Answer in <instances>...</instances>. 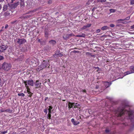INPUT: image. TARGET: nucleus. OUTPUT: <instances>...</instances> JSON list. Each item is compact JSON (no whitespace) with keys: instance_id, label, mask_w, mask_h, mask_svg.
<instances>
[{"instance_id":"ddd939ff","label":"nucleus","mask_w":134,"mask_h":134,"mask_svg":"<svg viewBox=\"0 0 134 134\" xmlns=\"http://www.w3.org/2000/svg\"><path fill=\"white\" fill-rule=\"evenodd\" d=\"M69 37V35L68 34H64L63 36V38L64 40H67Z\"/></svg>"},{"instance_id":"49530a36","label":"nucleus","mask_w":134,"mask_h":134,"mask_svg":"<svg viewBox=\"0 0 134 134\" xmlns=\"http://www.w3.org/2000/svg\"><path fill=\"white\" fill-rule=\"evenodd\" d=\"M30 15H26L24 17H30Z\"/></svg>"},{"instance_id":"cd10ccee","label":"nucleus","mask_w":134,"mask_h":134,"mask_svg":"<svg viewBox=\"0 0 134 134\" xmlns=\"http://www.w3.org/2000/svg\"><path fill=\"white\" fill-rule=\"evenodd\" d=\"M130 3L131 5H133L134 4V0H130Z\"/></svg>"},{"instance_id":"09e8293b","label":"nucleus","mask_w":134,"mask_h":134,"mask_svg":"<svg viewBox=\"0 0 134 134\" xmlns=\"http://www.w3.org/2000/svg\"><path fill=\"white\" fill-rule=\"evenodd\" d=\"M38 41L39 42H41V40L40 39H38Z\"/></svg>"},{"instance_id":"c03bdc74","label":"nucleus","mask_w":134,"mask_h":134,"mask_svg":"<svg viewBox=\"0 0 134 134\" xmlns=\"http://www.w3.org/2000/svg\"><path fill=\"white\" fill-rule=\"evenodd\" d=\"M44 112L47 114L48 112L47 110L46 109H44Z\"/></svg>"},{"instance_id":"dca6fc26","label":"nucleus","mask_w":134,"mask_h":134,"mask_svg":"<svg viewBox=\"0 0 134 134\" xmlns=\"http://www.w3.org/2000/svg\"><path fill=\"white\" fill-rule=\"evenodd\" d=\"M49 43L52 45H54L56 43V42L54 40H51L49 41Z\"/></svg>"},{"instance_id":"864d4df0","label":"nucleus","mask_w":134,"mask_h":134,"mask_svg":"<svg viewBox=\"0 0 134 134\" xmlns=\"http://www.w3.org/2000/svg\"><path fill=\"white\" fill-rule=\"evenodd\" d=\"M4 27L3 26H2V29H3L4 28Z\"/></svg>"},{"instance_id":"393cba45","label":"nucleus","mask_w":134,"mask_h":134,"mask_svg":"<svg viewBox=\"0 0 134 134\" xmlns=\"http://www.w3.org/2000/svg\"><path fill=\"white\" fill-rule=\"evenodd\" d=\"M8 8V6L7 5H4L3 7V10L4 11H6Z\"/></svg>"},{"instance_id":"5701e85b","label":"nucleus","mask_w":134,"mask_h":134,"mask_svg":"<svg viewBox=\"0 0 134 134\" xmlns=\"http://www.w3.org/2000/svg\"><path fill=\"white\" fill-rule=\"evenodd\" d=\"M28 90H27V92L28 93V94H29V95H28V96L29 97H31V94L32 93L30 92L29 91V90H30V89H27Z\"/></svg>"},{"instance_id":"de8ad7c7","label":"nucleus","mask_w":134,"mask_h":134,"mask_svg":"<svg viewBox=\"0 0 134 134\" xmlns=\"http://www.w3.org/2000/svg\"><path fill=\"white\" fill-rule=\"evenodd\" d=\"M68 35H69V37L70 36H72L73 35V34H68Z\"/></svg>"},{"instance_id":"6e6552de","label":"nucleus","mask_w":134,"mask_h":134,"mask_svg":"<svg viewBox=\"0 0 134 134\" xmlns=\"http://www.w3.org/2000/svg\"><path fill=\"white\" fill-rule=\"evenodd\" d=\"M19 3L18 2L16 3L12 4L11 5V8L12 9H14L19 4Z\"/></svg>"},{"instance_id":"e433bc0d","label":"nucleus","mask_w":134,"mask_h":134,"mask_svg":"<svg viewBox=\"0 0 134 134\" xmlns=\"http://www.w3.org/2000/svg\"><path fill=\"white\" fill-rule=\"evenodd\" d=\"M3 112H5V110H4L3 109L0 110V113Z\"/></svg>"},{"instance_id":"a878e982","label":"nucleus","mask_w":134,"mask_h":134,"mask_svg":"<svg viewBox=\"0 0 134 134\" xmlns=\"http://www.w3.org/2000/svg\"><path fill=\"white\" fill-rule=\"evenodd\" d=\"M106 1V0H97V1L99 2H105Z\"/></svg>"},{"instance_id":"a19ab883","label":"nucleus","mask_w":134,"mask_h":134,"mask_svg":"<svg viewBox=\"0 0 134 134\" xmlns=\"http://www.w3.org/2000/svg\"><path fill=\"white\" fill-rule=\"evenodd\" d=\"M8 25L7 24H6L5 25V29H7L8 28Z\"/></svg>"},{"instance_id":"412c9836","label":"nucleus","mask_w":134,"mask_h":134,"mask_svg":"<svg viewBox=\"0 0 134 134\" xmlns=\"http://www.w3.org/2000/svg\"><path fill=\"white\" fill-rule=\"evenodd\" d=\"M76 36L77 37H85V35L83 34H82L81 35H77Z\"/></svg>"},{"instance_id":"b1692460","label":"nucleus","mask_w":134,"mask_h":134,"mask_svg":"<svg viewBox=\"0 0 134 134\" xmlns=\"http://www.w3.org/2000/svg\"><path fill=\"white\" fill-rule=\"evenodd\" d=\"M130 71L132 72H134V66H131L130 67Z\"/></svg>"},{"instance_id":"f3484780","label":"nucleus","mask_w":134,"mask_h":134,"mask_svg":"<svg viewBox=\"0 0 134 134\" xmlns=\"http://www.w3.org/2000/svg\"><path fill=\"white\" fill-rule=\"evenodd\" d=\"M73 103H71V102H69L68 104V107L69 108H71L73 106H74V105H73Z\"/></svg>"},{"instance_id":"9b49d317","label":"nucleus","mask_w":134,"mask_h":134,"mask_svg":"<svg viewBox=\"0 0 134 134\" xmlns=\"http://www.w3.org/2000/svg\"><path fill=\"white\" fill-rule=\"evenodd\" d=\"M104 85L106 88H107L109 87L111 84V83H109L108 82H103Z\"/></svg>"},{"instance_id":"37998d69","label":"nucleus","mask_w":134,"mask_h":134,"mask_svg":"<svg viewBox=\"0 0 134 134\" xmlns=\"http://www.w3.org/2000/svg\"><path fill=\"white\" fill-rule=\"evenodd\" d=\"M100 31V29H98L96 30V32L97 33H99Z\"/></svg>"},{"instance_id":"58836bf2","label":"nucleus","mask_w":134,"mask_h":134,"mask_svg":"<svg viewBox=\"0 0 134 134\" xmlns=\"http://www.w3.org/2000/svg\"><path fill=\"white\" fill-rule=\"evenodd\" d=\"M110 27H114L115 25L114 24H112L110 25Z\"/></svg>"},{"instance_id":"2eb2a0df","label":"nucleus","mask_w":134,"mask_h":134,"mask_svg":"<svg viewBox=\"0 0 134 134\" xmlns=\"http://www.w3.org/2000/svg\"><path fill=\"white\" fill-rule=\"evenodd\" d=\"M109 29V27L107 26H104L101 28V29L103 31L105 30Z\"/></svg>"},{"instance_id":"f704fd0d","label":"nucleus","mask_w":134,"mask_h":134,"mask_svg":"<svg viewBox=\"0 0 134 134\" xmlns=\"http://www.w3.org/2000/svg\"><path fill=\"white\" fill-rule=\"evenodd\" d=\"M20 4H21V6H22L24 5V2L23 1H22V0H21V2H20Z\"/></svg>"},{"instance_id":"4be33fe9","label":"nucleus","mask_w":134,"mask_h":134,"mask_svg":"<svg viewBox=\"0 0 134 134\" xmlns=\"http://www.w3.org/2000/svg\"><path fill=\"white\" fill-rule=\"evenodd\" d=\"M13 112V111L12 110H10V109H8L5 110V112H8L9 113H12Z\"/></svg>"},{"instance_id":"4468645a","label":"nucleus","mask_w":134,"mask_h":134,"mask_svg":"<svg viewBox=\"0 0 134 134\" xmlns=\"http://www.w3.org/2000/svg\"><path fill=\"white\" fill-rule=\"evenodd\" d=\"M133 73H134V72H132L130 71H127L124 73V76H125L126 75Z\"/></svg>"},{"instance_id":"ea45409f","label":"nucleus","mask_w":134,"mask_h":134,"mask_svg":"<svg viewBox=\"0 0 134 134\" xmlns=\"http://www.w3.org/2000/svg\"><path fill=\"white\" fill-rule=\"evenodd\" d=\"M4 59V57L2 56H0V60H2Z\"/></svg>"},{"instance_id":"8fccbe9b","label":"nucleus","mask_w":134,"mask_h":134,"mask_svg":"<svg viewBox=\"0 0 134 134\" xmlns=\"http://www.w3.org/2000/svg\"><path fill=\"white\" fill-rule=\"evenodd\" d=\"M83 92H86V91L85 90H83Z\"/></svg>"},{"instance_id":"a18cd8bd","label":"nucleus","mask_w":134,"mask_h":134,"mask_svg":"<svg viewBox=\"0 0 134 134\" xmlns=\"http://www.w3.org/2000/svg\"><path fill=\"white\" fill-rule=\"evenodd\" d=\"M105 131L107 133H108L109 132V130H107V129Z\"/></svg>"},{"instance_id":"aec40b11","label":"nucleus","mask_w":134,"mask_h":134,"mask_svg":"<svg viewBox=\"0 0 134 134\" xmlns=\"http://www.w3.org/2000/svg\"><path fill=\"white\" fill-rule=\"evenodd\" d=\"M73 105L75 108L77 107L80 106L79 104L77 103H73Z\"/></svg>"},{"instance_id":"0eeeda50","label":"nucleus","mask_w":134,"mask_h":134,"mask_svg":"<svg viewBox=\"0 0 134 134\" xmlns=\"http://www.w3.org/2000/svg\"><path fill=\"white\" fill-rule=\"evenodd\" d=\"M6 47L4 45H2L0 47V53L4 52L6 49Z\"/></svg>"},{"instance_id":"1a4fd4ad","label":"nucleus","mask_w":134,"mask_h":134,"mask_svg":"<svg viewBox=\"0 0 134 134\" xmlns=\"http://www.w3.org/2000/svg\"><path fill=\"white\" fill-rule=\"evenodd\" d=\"M20 21L19 19H18L15 20L11 21L10 24L12 25H15L17 24Z\"/></svg>"},{"instance_id":"9d476101","label":"nucleus","mask_w":134,"mask_h":134,"mask_svg":"<svg viewBox=\"0 0 134 134\" xmlns=\"http://www.w3.org/2000/svg\"><path fill=\"white\" fill-rule=\"evenodd\" d=\"M35 85L36 88H38L40 86L41 83L39 82V81L37 80L35 83Z\"/></svg>"},{"instance_id":"20e7f679","label":"nucleus","mask_w":134,"mask_h":134,"mask_svg":"<svg viewBox=\"0 0 134 134\" xmlns=\"http://www.w3.org/2000/svg\"><path fill=\"white\" fill-rule=\"evenodd\" d=\"M24 82L27 89L29 87L28 85L32 86H33L34 85V81L33 80L24 81Z\"/></svg>"},{"instance_id":"c85d7f7f","label":"nucleus","mask_w":134,"mask_h":134,"mask_svg":"<svg viewBox=\"0 0 134 134\" xmlns=\"http://www.w3.org/2000/svg\"><path fill=\"white\" fill-rule=\"evenodd\" d=\"M91 53H90L89 52H86V54L87 55H91L92 57H94L95 56L94 55H92L91 54Z\"/></svg>"},{"instance_id":"f257e3e1","label":"nucleus","mask_w":134,"mask_h":134,"mask_svg":"<svg viewBox=\"0 0 134 134\" xmlns=\"http://www.w3.org/2000/svg\"><path fill=\"white\" fill-rule=\"evenodd\" d=\"M127 105H123L115 111V115L118 117L121 116L125 113H127L129 118L131 121L134 120V111L130 110L129 111L125 110Z\"/></svg>"},{"instance_id":"f8f14e48","label":"nucleus","mask_w":134,"mask_h":134,"mask_svg":"<svg viewBox=\"0 0 134 134\" xmlns=\"http://www.w3.org/2000/svg\"><path fill=\"white\" fill-rule=\"evenodd\" d=\"M91 24H88L87 25L83 26V27L82 28V29L84 30L87 29L90 27L91 26Z\"/></svg>"},{"instance_id":"423d86ee","label":"nucleus","mask_w":134,"mask_h":134,"mask_svg":"<svg viewBox=\"0 0 134 134\" xmlns=\"http://www.w3.org/2000/svg\"><path fill=\"white\" fill-rule=\"evenodd\" d=\"M62 56L63 54L60 53L59 51L58 50L56 51L55 54L53 55V56L54 57H55V56H56L57 57H61Z\"/></svg>"},{"instance_id":"603ef678","label":"nucleus","mask_w":134,"mask_h":134,"mask_svg":"<svg viewBox=\"0 0 134 134\" xmlns=\"http://www.w3.org/2000/svg\"><path fill=\"white\" fill-rule=\"evenodd\" d=\"M18 60H19V61H20V60H20L19 59H18Z\"/></svg>"},{"instance_id":"7c9ffc66","label":"nucleus","mask_w":134,"mask_h":134,"mask_svg":"<svg viewBox=\"0 0 134 134\" xmlns=\"http://www.w3.org/2000/svg\"><path fill=\"white\" fill-rule=\"evenodd\" d=\"M7 131H4L3 132H2V131H0V133H1L2 134H5V133H7Z\"/></svg>"},{"instance_id":"c9c22d12","label":"nucleus","mask_w":134,"mask_h":134,"mask_svg":"<svg viewBox=\"0 0 134 134\" xmlns=\"http://www.w3.org/2000/svg\"><path fill=\"white\" fill-rule=\"evenodd\" d=\"M110 11L111 12L113 13L115 12V10L114 9H110Z\"/></svg>"},{"instance_id":"2f4dec72","label":"nucleus","mask_w":134,"mask_h":134,"mask_svg":"<svg viewBox=\"0 0 134 134\" xmlns=\"http://www.w3.org/2000/svg\"><path fill=\"white\" fill-rule=\"evenodd\" d=\"M45 36L46 37H47L48 36V32L46 30L45 31Z\"/></svg>"},{"instance_id":"f03ea898","label":"nucleus","mask_w":134,"mask_h":134,"mask_svg":"<svg viewBox=\"0 0 134 134\" xmlns=\"http://www.w3.org/2000/svg\"><path fill=\"white\" fill-rule=\"evenodd\" d=\"M49 65H50L48 63V61L44 60L41 63L40 65L36 68V70L37 71H39L47 67L48 68L49 67Z\"/></svg>"},{"instance_id":"a211bd4d","label":"nucleus","mask_w":134,"mask_h":134,"mask_svg":"<svg viewBox=\"0 0 134 134\" xmlns=\"http://www.w3.org/2000/svg\"><path fill=\"white\" fill-rule=\"evenodd\" d=\"M5 1L8 4H9L10 3H13L14 0H5Z\"/></svg>"},{"instance_id":"6ab92c4d","label":"nucleus","mask_w":134,"mask_h":134,"mask_svg":"<svg viewBox=\"0 0 134 134\" xmlns=\"http://www.w3.org/2000/svg\"><path fill=\"white\" fill-rule=\"evenodd\" d=\"M130 16H129V17H126V18H125V19H119V20H118V21H123V20H129L130 19Z\"/></svg>"},{"instance_id":"4c0bfd02","label":"nucleus","mask_w":134,"mask_h":134,"mask_svg":"<svg viewBox=\"0 0 134 134\" xmlns=\"http://www.w3.org/2000/svg\"><path fill=\"white\" fill-rule=\"evenodd\" d=\"M131 29L134 30V24L131 26Z\"/></svg>"},{"instance_id":"3c124183","label":"nucleus","mask_w":134,"mask_h":134,"mask_svg":"<svg viewBox=\"0 0 134 134\" xmlns=\"http://www.w3.org/2000/svg\"><path fill=\"white\" fill-rule=\"evenodd\" d=\"M4 1V0H0V2H3V1Z\"/></svg>"},{"instance_id":"7ed1b4c3","label":"nucleus","mask_w":134,"mask_h":134,"mask_svg":"<svg viewBox=\"0 0 134 134\" xmlns=\"http://www.w3.org/2000/svg\"><path fill=\"white\" fill-rule=\"evenodd\" d=\"M11 68V65L10 63H4L2 65V68L5 71H7L9 70Z\"/></svg>"},{"instance_id":"bb28decb","label":"nucleus","mask_w":134,"mask_h":134,"mask_svg":"<svg viewBox=\"0 0 134 134\" xmlns=\"http://www.w3.org/2000/svg\"><path fill=\"white\" fill-rule=\"evenodd\" d=\"M18 95L19 96H21V97H23L25 96V94L23 93H19L18 94Z\"/></svg>"},{"instance_id":"473e14b6","label":"nucleus","mask_w":134,"mask_h":134,"mask_svg":"<svg viewBox=\"0 0 134 134\" xmlns=\"http://www.w3.org/2000/svg\"><path fill=\"white\" fill-rule=\"evenodd\" d=\"M79 124V121H75L73 124L74 125H77Z\"/></svg>"},{"instance_id":"39448f33","label":"nucleus","mask_w":134,"mask_h":134,"mask_svg":"<svg viewBox=\"0 0 134 134\" xmlns=\"http://www.w3.org/2000/svg\"><path fill=\"white\" fill-rule=\"evenodd\" d=\"M26 42V41L25 39L22 38H18L17 41V43L20 45Z\"/></svg>"},{"instance_id":"c756f323","label":"nucleus","mask_w":134,"mask_h":134,"mask_svg":"<svg viewBox=\"0 0 134 134\" xmlns=\"http://www.w3.org/2000/svg\"><path fill=\"white\" fill-rule=\"evenodd\" d=\"M49 108L48 109V114H50L51 113V110L52 109V107H49Z\"/></svg>"},{"instance_id":"72a5a7b5","label":"nucleus","mask_w":134,"mask_h":134,"mask_svg":"<svg viewBox=\"0 0 134 134\" xmlns=\"http://www.w3.org/2000/svg\"><path fill=\"white\" fill-rule=\"evenodd\" d=\"M51 115L50 114H48L47 116V118L49 119H51Z\"/></svg>"},{"instance_id":"79ce46f5","label":"nucleus","mask_w":134,"mask_h":134,"mask_svg":"<svg viewBox=\"0 0 134 134\" xmlns=\"http://www.w3.org/2000/svg\"><path fill=\"white\" fill-rule=\"evenodd\" d=\"M71 122H72V123L73 124L74 122H75V120L74 119H72L71 120Z\"/></svg>"},{"instance_id":"5fc2aeb1","label":"nucleus","mask_w":134,"mask_h":134,"mask_svg":"<svg viewBox=\"0 0 134 134\" xmlns=\"http://www.w3.org/2000/svg\"><path fill=\"white\" fill-rule=\"evenodd\" d=\"M2 30H0V32Z\"/></svg>"}]
</instances>
